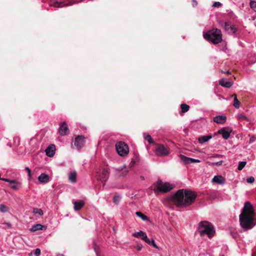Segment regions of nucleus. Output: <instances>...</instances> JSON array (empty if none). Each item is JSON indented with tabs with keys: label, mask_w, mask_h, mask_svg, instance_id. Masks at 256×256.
Returning <instances> with one entry per match:
<instances>
[{
	"label": "nucleus",
	"mask_w": 256,
	"mask_h": 256,
	"mask_svg": "<svg viewBox=\"0 0 256 256\" xmlns=\"http://www.w3.org/2000/svg\"><path fill=\"white\" fill-rule=\"evenodd\" d=\"M246 164V162L245 161L240 162H239L238 169L239 170H242V168L245 166Z\"/></svg>",
	"instance_id": "nucleus-34"
},
{
	"label": "nucleus",
	"mask_w": 256,
	"mask_h": 256,
	"mask_svg": "<svg viewBox=\"0 0 256 256\" xmlns=\"http://www.w3.org/2000/svg\"><path fill=\"white\" fill-rule=\"evenodd\" d=\"M250 8L256 12V2L254 0H250Z\"/></svg>",
	"instance_id": "nucleus-36"
},
{
	"label": "nucleus",
	"mask_w": 256,
	"mask_h": 256,
	"mask_svg": "<svg viewBox=\"0 0 256 256\" xmlns=\"http://www.w3.org/2000/svg\"><path fill=\"white\" fill-rule=\"evenodd\" d=\"M25 170H26L27 171V173H28V180H30V178H31V170H30V168L28 167H26L25 168Z\"/></svg>",
	"instance_id": "nucleus-38"
},
{
	"label": "nucleus",
	"mask_w": 256,
	"mask_h": 256,
	"mask_svg": "<svg viewBox=\"0 0 256 256\" xmlns=\"http://www.w3.org/2000/svg\"><path fill=\"white\" fill-rule=\"evenodd\" d=\"M38 180L40 182L46 183L49 182L50 178L48 174L42 173L38 177Z\"/></svg>",
	"instance_id": "nucleus-20"
},
{
	"label": "nucleus",
	"mask_w": 256,
	"mask_h": 256,
	"mask_svg": "<svg viewBox=\"0 0 256 256\" xmlns=\"http://www.w3.org/2000/svg\"><path fill=\"white\" fill-rule=\"evenodd\" d=\"M134 163H135V162L134 160H132L130 162V166H132L134 164Z\"/></svg>",
	"instance_id": "nucleus-47"
},
{
	"label": "nucleus",
	"mask_w": 256,
	"mask_h": 256,
	"mask_svg": "<svg viewBox=\"0 0 256 256\" xmlns=\"http://www.w3.org/2000/svg\"><path fill=\"white\" fill-rule=\"evenodd\" d=\"M155 188L153 189L154 192L159 191L166 192L174 188V185L169 182H164L162 180H158L154 184Z\"/></svg>",
	"instance_id": "nucleus-5"
},
{
	"label": "nucleus",
	"mask_w": 256,
	"mask_h": 256,
	"mask_svg": "<svg viewBox=\"0 0 256 256\" xmlns=\"http://www.w3.org/2000/svg\"><path fill=\"white\" fill-rule=\"evenodd\" d=\"M78 2V1H70L66 4H63V2H62V0H51L50 6L54 7L60 8L64 6H70Z\"/></svg>",
	"instance_id": "nucleus-9"
},
{
	"label": "nucleus",
	"mask_w": 256,
	"mask_h": 256,
	"mask_svg": "<svg viewBox=\"0 0 256 256\" xmlns=\"http://www.w3.org/2000/svg\"><path fill=\"white\" fill-rule=\"evenodd\" d=\"M254 212L252 204L249 202H246L239 216L241 227L246 230L252 228L256 224L254 222Z\"/></svg>",
	"instance_id": "nucleus-1"
},
{
	"label": "nucleus",
	"mask_w": 256,
	"mask_h": 256,
	"mask_svg": "<svg viewBox=\"0 0 256 256\" xmlns=\"http://www.w3.org/2000/svg\"><path fill=\"white\" fill-rule=\"evenodd\" d=\"M55 145L54 144H51L46 149V154L48 157H52L55 154Z\"/></svg>",
	"instance_id": "nucleus-13"
},
{
	"label": "nucleus",
	"mask_w": 256,
	"mask_h": 256,
	"mask_svg": "<svg viewBox=\"0 0 256 256\" xmlns=\"http://www.w3.org/2000/svg\"><path fill=\"white\" fill-rule=\"evenodd\" d=\"M33 213L34 214H38L40 216H42L44 214V212L42 210L38 208H34Z\"/></svg>",
	"instance_id": "nucleus-28"
},
{
	"label": "nucleus",
	"mask_w": 256,
	"mask_h": 256,
	"mask_svg": "<svg viewBox=\"0 0 256 256\" xmlns=\"http://www.w3.org/2000/svg\"><path fill=\"white\" fill-rule=\"evenodd\" d=\"M226 120V117L222 115V116H217L214 118L213 120L214 122L220 124H223L225 122Z\"/></svg>",
	"instance_id": "nucleus-18"
},
{
	"label": "nucleus",
	"mask_w": 256,
	"mask_h": 256,
	"mask_svg": "<svg viewBox=\"0 0 256 256\" xmlns=\"http://www.w3.org/2000/svg\"><path fill=\"white\" fill-rule=\"evenodd\" d=\"M58 132L62 136H66L68 134V128L65 122H63L60 125L58 129Z\"/></svg>",
	"instance_id": "nucleus-12"
},
{
	"label": "nucleus",
	"mask_w": 256,
	"mask_h": 256,
	"mask_svg": "<svg viewBox=\"0 0 256 256\" xmlns=\"http://www.w3.org/2000/svg\"><path fill=\"white\" fill-rule=\"evenodd\" d=\"M56 256H64V254H57Z\"/></svg>",
	"instance_id": "nucleus-52"
},
{
	"label": "nucleus",
	"mask_w": 256,
	"mask_h": 256,
	"mask_svg": "<svg viewBox=\"0 0 256 256\" xmlns=\"http://www.w3.org/2000/svg\"><path fill=\"white\" fill-rule=\"evenodd\" d=\"M180 108L182 112H186L189 110L190 106L188 104H180Z\"/></svg>",
	"instance_id": "nucleus-25"
},
{
	"label": "nucleus",
	"mask_w": 256,
	"mask_h": 256,
	"mask_svg": "<svg viewBox=\"0 0 256 256\" xmlns=\"http://www.w3.org/2000/svg\"><path fill=\"white\" fill-rule=\"evenodd\" d=\"M116 170L118 171H122V174L123 176L126 175L128 172V169L124 166L123 167L116 168Z\"/></svg>",
	"instance_id": "nucleus-29"
},
{
	"label": "nucleus",
	"mask_w": 256,
	"mask_h": 256,
	"mask_svg": "<svg viewBox=\"0 0 256 256\" xmlns=\"http://www.w3.org/2000/svg\"><path fill=\"white\" fill-rule=\"evenodd\" d=\"M156 154L158 156H165L169 154V151L164 145L158 144L156 150Z\"/></svg>",
	"instance_id": "nucleus-8"
},
{
	"label": "nucleus",
	"mask_w": 256,
	"mask_h": 256,
	"mask_svg": "<svg viewBox=\"0 0 256 256\" xmlns=\"http://www.w3.org/2000/svg\"><path fill=\"white\" fill-rule=\"evenodd\" d=\"M255 140H256V138L254 137V136L251 138H250V143L252 142H254Z\"/></svg>",
	"instance_id": "nucleus-46"
},
{
	"label": "nucleus",
	"mask_w": 256,
	"mask_h": 256,
	"mask_svg": "<svg viewBox=\"0 0 256 256\" xmlns=\"http://www.w3.org/2000/svg\"><path fill=\"white\" fill-rule=\"evenodd\" d=\"M220 256H224V255H221Z\"/></svg>",
	"instance_id": "nucleus-54"
},
{
	"label": "nucleus",
	"mask_w": 256,
	"mask_h": 256,
	"mask_svg": "<svg viewBox=\"0 0 256 256\" xmlns=\"http://www.w3.org/2000/svg\"><path fill=\"white\" fill-rule=\"evenodd\" d=\"M232 132V130L228 128H224L219 130L218 133L222 135V138L224 140L228 139L230 136V134Z\"/></svg>",
	"instance_id": "nucleus-10"
},
{
	"label": "nucleus",
	"mask_w": 256,
	"mask_h": 256,
	"mask_svg": "<svg viewBox=\"0 0 256 256\" xmlns=\"http://www.w3.org/2000/svg\"><path fill=\"white\" fill-rule=\"evenodd\" d=\"M219 84L222 87L230 88L232 86L233 82L228 81L225 78H222L219 80Z\"/></svg>",
	"instance_id": "nucleus-17"
},
{
	"label": "nucleus",
	"mask_w": 256,
	"mask_h": 256,
	"mask_svg": "<svg viewBox=\"0 0 256 256\" xmlns=\"http://www.w3.org/2000/svg\"><path fill=\"white\" fill-rule=\"evenodd\" d=\"M238 118L239 120H245L248 122L249 121V119L243 114H238Z\"/></svg>",
	"instance_id": "nucleus-32"
},
{
	"label": "nucleus",
	"mask_w": 256,
	"mask_h": 256,
	"mask_svg": "<svg viewBox=\"0 0 256 256\" xmlns=\"http://www.w3.org/2000/svg\"><path fill=\"white\" fill-rule=\"evenodd\" d=\"M234 96V106L236 108H238L240 106V102L237 98V96L236 94L232 95Z\"/></svg>",
	"instance_id": "nucleus-24"
},
{
	"label": "nucleus",
	"mask_w": 256,
	"mask_h": 256,
	"mask_svg": "<svg viewBox=\"0 0 256 256\" xmlns=\"http://www.w3.org/2000/svg\"><path fill=\"white\" fill-rule=\"evenodd\" d=\"M136 215L140 218L142 220H148V217L145 215H144L142 212H137L136 213Z\"/></svg>",
	"instance_id": "nucleus-27"
},
{
	"label": "nucleus",
	"mask_w": 256,
	"mask_h": 256,
	"mask_svg": "<svg viewBox=\"0 0 256 256\" xmlns=\"http://www.w3.org/2000/svg\"><path fill=\"white\" fill-rule=\"evenodd\" d=\"M212 138V136L210 135L201 136L198 138V141L199 143L202 144L206 142H207Z\"/></svg>",
	"instance_id": "nucleus-22"
},
{
	"label": "nucleus",
	"mask_w": 256,
	"mask_h": 256,
	"mask_svg": "<svg viewBox=\"0 0 256 256\" xmlns=\"http://www.w3.org/2000/svg\"><path fill=\"white\" fill-rule=\"evenodd\" d=\"M222 72L228 74H231V72L230 70H228L226 72L222 71Z\"/></svg>",
	"instance_id": "nucleus-50"
},
{
	"label": "nucleus",
	"mask_w": 256,
	"mask_h": 256,
	"mask_svg": "<svg viewBox=\"0 0 256 256\" xmlns=\"http://www.w3.org/2000/svg\"><path fill=\"white\" fill-rule=\"evenodd\" d=\"M152 246L156 248H158V247L156 245V243H154Z\"/></svg>",
	"instance_id": "nucleus-51"
},
{
	"label": "nucleus",
	"mask_w": 256,
	"mask_h": 256,
	"mask_svg": "<svg viewBox=\"0 0 256 256\" xmlns=\"http://www.w3.org/2000/svg\"><path fill=\"white\" fill-rule=\"evenodd\" d=\"M198 230L200 236L206 235L210 238H212L216 232L213 225L208 221H202L199 222Z\"/></svg>",
	"instance_id": "nucleus-3"
},
{
	"label": "nucleus",
	"mask_w": 256,
	"mask_h": 256,
	"mask_svg": "<svg viewBox=\"0 0 256 256\" xmlns=\"http://www.w3.org/2000/svg\"><path fill=\"white\" fill-rule=\"evenodd\" d=\"M204 38L214 44H218L222 41V34L220 30L212 28L206 32L203 33Z\"/></svg>",
	"instance_id": "nucleus-4"
},
{
	"label": "nucleus",
	"mask_w": 256,
	"mask_h": 256,
	"mask_svg": "<svg viewBox=\"0 0 256 256\" xmlns=\"http://www.w3.org/2000/svg\"><path fill=\"white\" fill-rule=\"evenodd\" d=\"M93 244H94V245H95V240H93Z\"/></svg>",
	"instance_id": "nucleus-53"
},
{
	"label": "nucleus",
	"mask_w": 256,
	"mask_h": 256,
	"mask_svg": "<svg viewBox=\"0 0 256 256\" xmlns=\"http://www.w3.org/2000/svg\"><path fill=\"white\" fill-rule=\"evenodd\" d=\"M144 138L145 140H147L149 144H154V142L152 136L148 134H144Z\"/></svg>",
	"instance_id": "nucleus-26"
},
{
	"label": "nucleus",
	"mask_w": 256,
	"mask_h": 256,
	"mask_svg": "<svg viewBox=\"0 0 256 256\" xmlns=\"http://www.w3.org/2000/svg\"><path fill=\"white\" fill-rule=\"evenodd\" d=\"M8 208L4 204H0V211L2 212H6L8 211Z\"/></svg>",
	"instance_id": "nucleus-35"
},
{
	"label": "nucleus",
	"mask_w": 256,
	"mask_h": 256,
	"mask_svg": "<svg viewBox=\"0 0 256 256\" xmlns=\"http://www.w3.org/2000/svg\"><path fill=\"white\" fill-rule=\"evenodd\" d=\"M10 184H12L16 183V180H9V182H8Z\"/></svg>",
	"instance_id": "nucleus-45"
},
{
	"label": "nucleus",
	"mask_w": 256,
	"mask_h": 256,
	"mask_svg": "<svg viewBox=\"0 0 256 256\" xmlns=\"http://www.w3.org/2000/svg\"><path fill=\"white\" fill-rule=\"evenodd\" d=\"M74 205V210H80L84 205V202L83 200L74 201L73 202Z\"/></svg>",
	"instance_id": "nucleus-19"
},
{
	"label": "nucleus",
	"mask_w": 256,
	"mask_h": 256,
	"mask_svg": "<svg viewBox=\"0 0 256 256\" xmlns=\"http://www.w3.org/2000/svg\"><path fill=\"white\" fill-rule=\"evenodd\" d=\"M196 194L190 190H179L172 196L171 199L176 206L184 208L191 204L195 200Z\"/></svg>",
	"instance_id": "nucleus-2"
},
{
	"label": "nucleus",
	"mask_w": 256,
	"mask_h": 256,
	"mask_svg": "<svg viewBox=\"0 0 256 256\" xmlns=\"http://www.w3.org/2000/svg\"><path fill=\"white\" fill-rule=\"evenodd\" d=\"M68 180L74 183L76 181V173L75 171L71 172L68 174Z\"/></svg>",
	"instance_id": "nucleus-21"
},
{
	"label": "nucleus",
	"mask_w": 256,
	"mask_h": 256,
	"mask_svg": "<svg viewBox=\"0 0 256 256\" xmlns=\"http://www.w3.org/2000/svg\"><path fill=\"white\" fill-rule=\"evenodd\" d=\"M222 156H223L222 154H214L212 156V158H220V157H222Z\"/></svg>",
	"instance_id": "nucleus-42"
},
{
	"label": "nucleus",
	"mask_w": 256,
	"mask_h": 256,
	"mask_svg": "<svg viewBox=\"0 0 256 256\" xmlns=\"http://www.w3.org/2000/svg\"><path fill=\"white\" fill-rule=\"evenodd\" d=\"M21 186V182L16 181V183L13 184L12 186V188L14 190H18Z\"/></svg>",
	"instance_id": "nucleus-31"
},
{
	"label": "nucleus",
	"mask_w": 256,
	"mask_h": 256,
	"mask_svg": "<svg viewBox=\"0 0 256 256\" xmlns=\"http://www.w3.org/2000/svg\"><path fill=\"white\" fill-rule=\"evenodd\" d=\"M1 180H3V181H4V182H9V179L6 178H2Z\"/></svg>",
	"instance_id": "nucleus-48"
},
{
	"label": "nucleus",
	"mask_w": 256,
	"mask_h": 256,
	"mask_svg": "<svg viewBox=\"0 0 256 256\" xmlns=\"http://www.w3.org/2000/svg\"><path fill=\"white\" fill-rule=\"evenodd\" d=\"M212 183L222 185L225 183L226 180L221 175H218L214 176L212 180Z\"/></svg>",
	"instance_id": "nucleus-15"
},
{
	"label": "nucleus",
	"mask_w": 256,
	"mask_h": 256,
	"mask_svg": "<svg viewBox=\"0 0 256 256\" xmlns=\"http://www.w3.org/2000/svg\"><path fill=\"white\" fill-rule=\"evenodd\" d=\"M224 162V161L223 160H220L219 162H208L207 163L210 165V166H221Z\"/></svg>",
	"instance_id": "nucleus-30"
},
{
	"label": "nucleus",
	"mask_w": 256,
	"mask_h": 256,
	"mask_svg": "<svg viewBox=\"0 0 256 256\" xmlns=\"http://www.w3.org/2000/svg\"><path fill=\"white\" fill-rule=\"evenodd\" d=\"M254 181V177L252 176H250L249 178H248L247 179H246V182H248V183H253Z\"/></svg>",
	"instance_id": "nucleus-39"
},
{
	"label": "nucleus",
	"mask_w": 256,
	"mask_h": 256,
	"mask_svg": "<svg viewBox=\"0 0 256 256\" xmlns=\"http://www.w3.org/2000/svg\"><path fill=\"white\" fill-rule=\"evenodd\" d=\"M85 142V137L84 136H78L75 138L74 144H72V147L74 148V146L76 149L80 150L84 146Z\"/></svg>",
	"instance_id": "nucleus-7"
},
{
	"label": "nucleus",
	"mask_w": 256,
	"mask_h": 256,
	"mask_svg": "<svg viewBox=\"0 0 256 256\" xmlns=\"http://www.w3.org/2000/svg\"><path fill=\"white\" fill-rule=\"evenodd\" d=\"M108 172L107 170H104L98 176V180L102 182H105L108 178Z\"/></svg>",
	"instance_id": "nucleus-14"
},
{
	"label": "nucleus",
	"mask_w": 256,
	"mask_h": 256,
	"mask_svg": "<svg viewBox=\"0 0 256 256\" xmlns=\"http://www.w3.org/2000/svg\"><path fill=\"white\" fill-rule=\"evenodd\" d=\"M181 160L185 164H190L194 162H200V160L197 159L190 158L186 156L181 155L180 156Z\"/></svg>",
	"instance_id": "nucleus-16"
},
{
	"label": "nucleus",
	"mask_w": 256,
	"mask_h": 256,
	"mask_svg": "<svg viewBox=\"0 0 256 256\" xmlns=\"http://www.w3.org/2000/svg\"><path fill=\"white\" fill-rule=\"evenodd\" d=\"M116 149L118 154L122 156H126L129 152L128 146L124 142H118L116 144Z\"/></svg>",
	"instance_id": "nucleus-6"
},
{
	"label": "nucleus",
	"mask_w": 256,
	"mask_h": 256,
	"mask_svg": "<svg viewBox=\"0 0 256 256\" xmlns=\"http://www.w3.org/2000/svg\"><path fill=\"white\" fill-rule=\"evenodd\" d=\"M221 6L222 4L219 2H216L212 4L213 7H219L220 6Z\"/></svg>",
	"instance_id": "nucleus-41"
},
{
	"label": "nucleus",
	"mask_w": 256,
	"mask_h": 256,
	"mask_svg": "<svg viewBox=\"0 0 256 256\" xmlns=\"http://www.w3.org/2000/svg\"><path fill=\"white\" fill-rule=\"evenodd\" d=\"M154 243H155L154 240L153 238H152V240H150V244L152 245L153 244H154Z\"/></svg>",
	"instance_id": "nucleus-49"
},
{
	"label": "nucleus",
	"mask_w": 256,
	"mask_h": 256,
	"mask_svg": "<svg viewBox=\"0 0 256 256\" xmlns=\"http://www.w3.org/2000/svg\"><path fill=\"white\" fill-rule=\"evenodd\" d=\"M229 26H230V29L232 30L234 32H235L236 28H234V26H230L228 24V22H225V28H226V29L228 28Z\"/></svg>",
	"instance_id": "nucleus-37"
},
{
	"label": "nucleus",
	"mask_w": 256,
	"mask_h": 256,
	"mask_svg": "<svg viewBox=\"0 0 256 256\" xmlns=\"http://www.w3.org/2000/svg\"><path fill=\"white\" fill-rule=\"evenodd\" d=\"M134 237L141 236V238L144 240L147 244H150V240L148 238L146 234L142 231H139L134 233L133 234Z\"/></svg>",
	"instance_id": "nucleus-11"
},
{
	"label": "nucleus",
	"mask_w": 256,
	"mask_h": 256,
	"mask_svg": "<svg viewBox=\"0 0 256 256\" xmlns=\"http://www.w3.org/2000/svg\"><path fill=\"white\" fill-rule=\"evenodd\" d=\"M142 248V245L141 244H138L136 246V248L138 250H140Z\"/></svg>",
	"instance_id": "nucleus-44"
},
{
	"label": "nucleus",
	"mask_w": 256,
	"mask_h": 256,
	"mask_svg": "<svg viewBox=\"0 0 256 256\" xmlns=\"http://www.w3.org/2000/svg\"><path fill=\"white\" fill-rule=\"evenodd\" d=\"M44 226L41 224H36L34 226L30 228V230L32 232H36L38 230H42V228Z\"/></svg>",
	"instance_id": "nucleus-23"
},
{
	"label": "nucleus",
	"mask_w": 256,
	"mask_h": 256,
	"mask_svg": "<svg viewBox=\"0 0 256 256\" xmlns=\"http://www.w3.org/2000/svg\"><path fill=\"white\" fill-rule=\"evenodd\" d=\"M34 254L35 256H40V250L38 248H36L34 250Z\"/></svg>",
	"instance_id": "nucleus-40"
},
{
	"label": "nucleus",
	"mask_w": 256,
	"mask_h": 256,
	"mask_svg": "<svg viewBox=\"0 0 256 256\" xmlns=\"http://www.w3.org/2000/svg\"><path fill=\"white\" fill-rule=\"evenodd\" d=\"M121 197L120 196H115L113 198V202L116 204H118L120 202Z\"/></svg>",
	"instance_id": "nucleus-33"
},
{
	"label": "nucleus",
	"mask_w": 256,
	"mask_h": 256,
	"mask_svg": "<svg viewBox=\"0 0 256 256\" xmlns=\"http://www.w3.org/2000/svg\"><path fill=\"white\" fill-rule=\"evenodd\" d=\"M198 2L196 0H192V5L194 7H195L197 6Z\"/></svg>",
	"instance_id": "nucleus-43"
}]
</instances>
